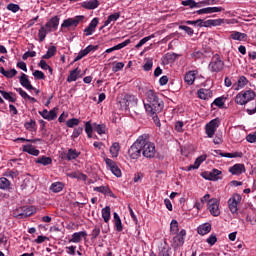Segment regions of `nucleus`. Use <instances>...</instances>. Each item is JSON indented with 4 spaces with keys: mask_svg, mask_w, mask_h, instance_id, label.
<instances>
[{
    "mask_svg": "<svg viewBox=\"0 0 256 256\" xmlns=\"http://www.w3.org/2000/svg\"><path fill=\"white\" fill-rule=\"evenodd\" d=\"M211 175H212V181H219V179H221V170H217V169H213L212 171H210Z\"/></svg>",
    "mask_w": 256,
    "mask_h": 256,
    "instance_id": "4d7b16f0",
    "label": "nucleus"
},
{
    "mask_svg": "<svg viewBox=\"0 0 256 256\" xmlns=\"http://www.w3.org/2000/svg\"><path fill=\"white\" fill-rule=\"evenodd\" d=\"M63 189H65V184L63 182H53L50 185V191H52V193H61Z\"/></svg>",
    "mask_w": 256,
    "mask_h": 256,
    "instance_id": "bb28decb",
    "label": "nucleus"
},
{
    "mask_svg": "<svg viewBox=\"0 0 256 256\" xmlns=\"http://www.w3.org/2000/svg\"><path fill=\"white\" fill-rule=\"evenodd\" d=\"M97 25H99V18H94L87 28L84 29V33L86 37H89L92 33H95V29H97Z\"/></svg>",
    "mask_w": 256,
    "mask_h": 256,
    "instance_id": "2eb2a0df",
    "label": "nucleus"
},
{
    "mask_svg": "<svg viewBox=\"0 0 256 256\" xmlns=\"http://www.w3.org/2000/svg\"><path fill=\"white\" fill-rule=\"evenodd\" d=\"M119 17H121V13L119 12H116L108 16L107 20L104 22V25L102 26V29L103 27H107L108 25H111V23H115V21H117Z\"/></svg>",
    "mask_w": 256,
    "mask_h": 256,
    "instance_id": "2f4dec72",
    "label": "nucleus"
},
{
    "mask_svg": "<svg viewBox=\"0 0 256 256\" xmlns=\"http://www.w3.org/2000/svg\"><path fill=\"white\" fill-rule=\"evenodd\" d=\"M94 130L98 135H105V131L107 130V126L104 124H94Z\"/></svg>",
    "mask_w": 256,
    "mask_h": 256,
    "instance_id": "37998d69",
    "label": "nucleus"
},
{
    "mask_svg": "<svg viewBox=\"0 0 256 256\" xmlns=\"http://www.w3.org/2000/svg\"><path fill=\"white\" fill-rule=\"evenodd\" d=\"M213 105L219 107V109H223V107L225 106V100L223 99V97H218L213 101Z\"/></svg>",
    "mask_w": 256,
    "mask_h": 256,
    "instance_id": "864d4df0",
    "label": "nucleus"
},
{
    "mask_svg": "<svg viewBox=\"0 0 256 256\" xmlns=\"http://www.w3.org/2000/svg\"><path fill=\"white\" fill-rule=\"evenodd\" d=\"M179 29H181L182 31H185V33H187V35H193V33H194L193 28H191L189 26L180 25Z\"/></svg>",
    "mask_w": 256,
    "mask_h": 256,
    "instance_id": "338daca9",
    "label": "nucleus"
},
{
    "mask_svg": "<svg viewBox=\"0 0 256 256\" xmlns=\"http://www.w3.org/2000/svg\"><path fill=\"white\" fill-rule=\"evenodd\" d=\"M140 147L143 157H146V159H153L155 157V144L149 141V135L143 134L140 136Z\"/></svg>",
    "mask_w": 256,
    "mask_h": 256,
    "instance_id": "f03ea898",
    "label": "nucleus"
},
{
    "mask_svg": "<svg viewBox=\"0 0 256 256\" xmlns=\"http://www.w3.org/2000/svg\"><path fill=\"white\" fill-rule=\"evenodd\" d=\"M0 189L2 191H9L11 189V181L7 179L6 177L0 178Z\"/></svg>",
    "mask_w": 256,
    "mask_h": 256,
    "instance_id": "473e14b6",
    "label": "nucleus"
},
{
    "mask_svg": "<svg viewBox=\"0 0 256 256\" xmlns=\"http://www.w3.org/2000/svg\"><path fill=\"white\" fill-rule=\"evenodd\" d=\"M57 53V47L56 46H50L46 52V54H44L42 56V59H51V57H55Z\"/></svg>",
    "mask_w": 256,
    "mask_h": 256,
    "instance_id": "e433bc0d",
    "label": "nucleus"
},
{
    "mask_svg": "<svg viewBox=\"0 0 256 256\" xmlns=\"http://www.w3.org/2000/svg\"><path fill=\"white\" fill-rule=\"evenodd\" d=\"M31 215H33V212H31V209L27 206L16 208L12 213V217L15 219H27V217H31Z\"/></svg>",
    "mask_w": 256,
    "mask_h": 256,
    "instance_id": "423d86ee",
    "label": "nucleus"
},
{
    "mask_svg": "<svg viewBox=\"0 0 256 256\" xmlns=\"http://www.w3.org/2000/svg\"><path fill=\"white\" fill-rule=\"evenodd\" d=\"M220 157H226L227 159H234L235 157H243V153L235 152V153H219Z\"/></svg>",
    "mask_w": 256,
    "mask_h": 256,
    "instance_id": "a19ab883",
    "label": "nucleus"
},
{
    "mask_svg": "<svg viewBox=\"0 0 256 256\" xmlns=\"http://www.w3.org/2000/svg\"><path fill=\"white\" fill-rule=\"evenodd\" d=\"M256 93L255 91L249 89V90H243L240 93H238L235 97V103L237 105H247L250 101H253L255 99Z\"/></svg>",
    "mask_w": 256,
    "mask_h": 256,
    "instance_id": "7ed1b4c3",
    "label": "nucleus"
},
{
    "mask_svg": "<svg viewBox=\"0 0 256 256\" xmlns=\"http://www.w3.org/2000/svg\"><path fill=\"white\" fill-rule=\"evenodd\" d=\"M241 203V195L233 194V196L228 200V207L231 213H237L239 210L237 206Z\"/></svg>",
    "mask_w": 256,
    "mask_h": 256,
    "instance_id": "9d476101",
    "label": "nucleus"
},
{
    "mask_svg": "<svg viewBox=\"0 0 256 256\" xmlns=\"http://www.w3.org/2000/svg\"><path fill=\"white\" fill-rule=\"evenodd\" d=\"M85 133L87 134L89 139L93 137V126L91 125V121L85 123Z\"/></svg>",
    "mask_w": 256,
    "mask_h": 256,
    "instance_id": "49530a36",
    "label": "nucleus"
},
{
    "mask_svg": "<svg viewBox=\"0 0 256 256\" xmlns=\"http://www.w3.org/2000/svg\"><path fill=\"white\" fill-rule=\"evenodd\" d=\"M6 9L8 11H11L12 13H17L21 9V7L19 6V4L10 3L7 5Z\"/></svg>",
    "mask_w": 256,
    "mask_h": 256,
    "instance_id": "3c124183",
    "label": "nucleus"
},
{
    "mask_svg": "<svg viewBox=\"0 0 256 256\" xmlns=\"http://www.w3.org/2000/svg\"><path fill=\"white\" fill-rule=\"evenodd\" d=\"M158 256H171V248H169V246L162 247Z\"/></svg>",
    "mask_w": 256,
    "mask_h": 256,
    "instance_id": "8fccbe9b",
    "label": "nucleus"
},
{
    "mask_svg": "<svg viewBox=\"0 0 256 256\" xmlns=\"http://www.w3.org/2000/svg\"><path fill=\"white\" fill-rule=\"evenodd\" d=\"M165 107V103L159 97V93L155 92L153 89H149L145 92V101H144V108L146 113L154 119L156 122L157 127H161V122H159V117L157 114L163 111Z\"/></svg>",
    "mask_w": 256,
    "mask_h": 256,
    "instance_id": "f257e3e1",
    "label": "nucleus"
},
{
    "mask_svg": "<svg viewBox=\"0 0 256 256\" xmlns=\"http://www.w3.org/2000/svg\"><path fill=\"white\" fill-rule=\"evenodd\" d=\"M170 233L172 235H177L179 234V223L177 220H172L170 223Z\"/></svg>",
    "mask_w": 256,
    "mask_h": 256,
    "instance_id": "ea45409f",
    "label": "nucleus"
},
{
    "mask_svg": "<svg viewBox=\"0 0 256 256\" xmlns=\"http://www.w3.org/2000/svg\"><path fill=\"white\" fill-rule=\"evenodd\" d=\"M119 151H121V146L119 142H114L110 147V153L112 157H119Z\"/></svg>",
    "mask_w": 256,
    "mask_h": 256,
    "instance_id": "72a5a7b5",
    "label": "nucleus"
},
{
    "mask_svg": "<svg viewBox=\"0 0 256 256\" xmlns=\"http://www.w3.org/2000/svg\"><path fill=\"white\" fill-rule=\"evenodd\" d=\"M198 235H207L208 233H211V224L210 223H204L197 228Z\"/></svg>",
    "mask_w": 256,
    "mask_h": 256,
    "instance_id": "a878e982",
    "label": "nucleus"
},
{
    "mask_svg": "<svg viewBox=\"0 0 256 256\" xmlns=\"http://www.w3.org/2000/svg\"><path fill=\"white\" fill-rule=\"evenodd\" d=\"M208 210L213 217H219L221 215V210L219 209V200L217 198L208 200Z\"/></svg>",
    "mask_w": 256,
    "mask_h": 256,
    "instance_id": "6e6552de",
    "label": "nucleus"
},
{
    "mask_svg": "<svg viewBox=\"0 0 256 256\" xmlns=\"http://www.w3.org/2000/svg\"><path fill=\"white\" fill-rule=\"evenodd\" d=\"M187 235V231L182 229L178 234L173 237V246L174 247H182L185 243V236Z\"/></svg>",
    "mask_w": 256,
    "mask_h": 256,
    "instance_id": "9b49d317",
    "label": "nucleus"
},
{
    "mask_svg": "<svg viewBox=\"0 0 256 256\" xmlns=\"http://www.w3.org/2000/svg\"><path fill=\"white\" fill-rule=\"evenodd\" d=\"M0 94L6 101H9V103H16L17 98L15 97V93L13 92H6L5 90H0Z\"/></svg>",
    "mask_w": 256,
    "mask_h": 256,
    "instance_id": "393cba45",
    "label": "nucleus"
},
{
    "mask_svg": "<svg viewBox=\"0 0 256 256\" xmlns=\"http://www.w3.org/2000/svg\"><path fill=\"white\" fill-rule=\"evenodd\" d=\"M197 75V71H189L184 76V81L187 85H193L195 83V76Z\"/></svg>",
    "mask_w": 256,
    "mask_h": 256,
    "instance_id": "cd10ccee",
    "label": "nucleus"
},
{
    "mask_svg": "<svg viewBox=\"0 0 256 256\" xmlns=\"http://www.w3.org/2000/svg\"><path fill=\"white\" fill-rule=\"evenodd\" d=\"M99 49V46H93V45H88L85 49L81 50L84 56L89 55L91 51H97Z\"/></svg>",
    "mask_w": 256,
    "mask_h": 256,
    "instance_id": "603ef678",
    "label": "nucleus"
},
{
    "mask_svg": "<svg viewBox=\"0 0 256 256\" xmlns=\"http://www.w3.org/2000/svg\"><path fill=\"white\" fill-rule=\"evenodd\" d=\"M24 153H28L29 155H33L34 157H39L40 151L37 150L33 145L27 144L23 146Z\"/></svg>",
    "mask_w": 256,
    "mask_h": 256,
    "instance_id": "5701e85b",
    "label": "nucleus"
},
{
    "mask_svg": "<svg viewBox=\"0 0 256 256\" xmlns=\"http://www.w3.org/2000/svg\"><path fill=\"white\" fill-rule=\"evenodd\" d=\"M79 75H81V70L79 68L70 71V74L67 77V83H73V81H77Z\"/></svg>",
    "mask_w": 256,
    "mask_h": 256,
    "instance_id": "7c9ffc66",
    "label": "nucleus"
},
{
    "mask_svg": "<svg viewBox=\"0 0 256 256\" xmlns=\"http://www.w3.org/2000/svg\"><path fill=\"white\" fill-rule=\"evenodd\" d=\"M220 123L221 122L219 121V119L216 118L211 120L208 124H206L205 132L207 137H209V139L213 138V136L215 135V132L219 128Z\"/></svg>",
    "mask_w": 256,
    "mask_h": 256,
    "instance_id": "0eeeda50",
    "label": "nucleus"
},
{
    "mask_svg": "<svg viewBox=\"0 0 256 256\" xmlns=\"http://www.w3.org/2000/svg\"><path fill=\"white\" fill-rule=\"evenodd\" d=\"M39 115H41L43 119H46V121H55V119H57V108L50 111L44 109L43 111H39Z\"/></svg>",
    "mask_w": 256,
    "mask_h": 256,
    "instance_id": "ddd939ff",
    "label": "nucleus"
},
{
    "mask_svg": "<svg viewBox=\"0 0 256 256\" xmlns=\"http://www.w3.org/2000/svg\"><path fill=\"white\" fill-rule=\"evenodd\" d=\"M225 67V62L222 61L221 56L219 54H215L211 62L209 63V69L212 73H220L222 69Z\"/></svg>",
    "mask_w": 256,
    "mask_h": 256,
    "instance_id": "20e7f679",
    "label": "nucleus"
},
{
    "mask_svg": "<svg viewBox=\"0 0 256 256\" xmlns=\"http://www.w3.org/2000/svg\"><path fill=\"white\" fill-rule=\"evenodd\" d=\"M144 71H151L153 69V59L148 58L146 59L145 64L143 65Z\"/></svg>",
    "mask_w": 256,
    "mask_h": 256,
    "instance_id": "13d9d810",
    "label": "nucleus"
},
{
    "mask_svg": "<svg viewBox=\"0 0 256 256\" xmlns=\"http://www.w3.org/2000/svg\"><path fill=\"white\" fill-rule=\"evenodd\" d=\"M4 177H10V179H17L19 177V171L13 169V170H7L4 173Z\"/></svg>",
    "mask_w": 256,
    "mask_h": 256,
    "instance_id": "c03bdc74",
    "label": "nucleus"
},
{
    "mask_svg": "<svg viewBox=\"0 0 256 256\" xmlns=\"http://www.w3.org/2000/svg\"><path fill=\"white\" fill-rule=\"evenodd\" d=\"M87 237L86 231L75 232L72 234V238L69 240V243H81L82 239Z\"/></svg>",
    "mask_w": 256,
    "mask_h": 256,
    "instance_id": "6ab92c4d",
    "label": "nucleus"
},
{
    "mask_svg": "<svg viewBox=\"0 0 256 256\" xmlns=\"http://www.w3.org/2000/svg\"><path fill=\"white\" fill-rule=\"evenodd\" d=\"M183 7H190V9H195V0H184L182 1Z\"/></svg>",
    "mask_w": 256,
    "mask_h": 256,
    "instance_id": "680f3d73",
    "label": "nucleus"
},
{
    "mask_svg": "<svg viewBox=\"0 0 256 256\" xmlns=\"http://www.w3.org/2000/svg\"><path fill=\"white\" fill-rule=\"evenodd\" d=\"M19 81H20V85H22V87H24L28 91H31V89H34L33 85H31V81H29V76H27V74L22 73L19 78Z\"/></svg>",
    "mask_w": 256,
    "mask_h": 256,
    "instance_id": "f3484780",
    "label": "nucleus"
},
{
    "mask_svg": "<svg viewBox=\"0 0 256 256\" xmlns=\"http://www.w3.org/2000/svg\"><path fill=\"white\" fill-rule=\"evenodd\" d=\"M246 141H248V143H256V131L252 134H248L246 136Z\"/></svg>",
    "mask_w": 256,
    "mask_h": 256,
    "instance_id": "774afa93",
    "label": "nucleus"
},
{
    "mask_svg": "<svg viewBox=\"0 0 256 256\" xmlns=\"http://www.w3.org/2000/svg\"><path fill=\"white\" fill-rule=\"evenodd\" d=\"M47 33H51L45 26H41L38 31L39 42L43 43L47 37Z\"/></svg>",
    "mask_w": 256,
    "mask_h": 256,
    "instance_id": "f704fd0d",
    "label": "nucleus"
},
{
    "mask_svg": "<svg viewBox=\"0 0 256 256\" xmlns=\"http://www.w3.org/2000/svg\"><path fill=\"white\" fill-rule=\"evenodd\" d=\"M15 75H17V70H15V69L7 70L4 73V77H6L7 79H13V77H15Z\"/></svg>",
    "mask_w": 256,
    "mask_h": 256,
    "instance_id": "052dcab7",
    "label": "nucleus"
},
{
    "mask_svg": "<svg viewBox=\"0 0 256 256\" xmlns=\"http://www.w3.org/2000/svg\"><path fill=\"white\" fill-rule=\"evenodd\" d=\"M141 153V140L139 136L138 139L129 148L128 155L130 159H139V157H141Z\"/></svg>",
    "mask_w": 256,
    "mask_h": 256,
    "instance_id": "39448f33",
    "label": "nucleus"
},
{
    "mask_svg": "<svg viewBox=\"0 0 256 256\" xmlns=\"http://www.w3.org/2000/svg\"><path fill=\"white\" fill-rule=\"evenodd\" d=\"M36 163L47 166L51 165L53 163V160L51 159V157L42 156L36 160Z\"/></svg>",
    "mask_w": 256,
    "mask_h": 256,
    "instance_id": "58836bf2",
    "label": "nucleus"
},
{
    "mask_svg": "<svg viewBox=\"0 0 256 256\" xmlns=\"http://www.w3.org/2000/svg\"><path fill=\"white\" fill-rule=\"evenodd\" d=\"M155 37L154 34L144 37L142 38L139 43L136 45V48L139 49L140 47H143V45H145V43H147V41H151V39H153Z\"/></svg>",
    "mask_w": 256,
    "mask_h": 256,
    "instance_id": "09e8293b",
    "label": "nucleus"
},
{
    "mask_svg": "<svg viewBox=\"0 0 256 256\" xmlns=\"http://www.w3.org/2000/svg\"><path fill=\"white\" fill-rule=\"evenodd\" d=\"M83 19H85V16H76L75 18L65 19L61 24V28L67 29L69 27H77V25H79Z\"/></svg>",
    "mask_w": 256,
    "mask_h": 256,
    "instance_id": "1a4fd4ad",
    "label": "nucleus"
},
{
    "mask_svg": "<svg viewBox=\"0 0 256 256\" xmlns=\"http://www.w3.org/2000/svg\"><path fill=\"white\" fill-rule=\"evenodd\" d=\"M47 30L52 33V31H57L59 27V16L52 17L44 26Z\"/></svg>",
    "mask_w": 256,
    "mask_h": 256,
    "instance_id": "4468645a",
    "label": "nucleus"
},
{
    "mask_svg": "<svg viewBox=\"0 0 256 256\" xmlns=\"http://www.w3.org/2000/svg\"><path fill=\"white\" fill-rule=\"evenodd\" d=\"M230 38L233 41H247V35L239 31H232L230 34Z\"/></svg>",
    "mask_w": 256,
    "mask_h": 256,
    "instance_id": "4be33fe9",
    "label": "nucleus"
},
{
    "mask_svg": "<svg viewBox=\"0 0 256 256\" xmlns=\"http://www.w3.org/2000/svg\"><path fill=\"white\" fill-rule=\"evenodd\" d=\"M123 67H125V63L123 62H114L112 71L113 73H118V71H122Z\"/></svg>",
    "mask_w": 256,
    "mask_h": 256,
    "instance_id": "de8ad7c7",
    "label": "nucleus"
},
{
    "mask_svg": "<svg viewBox=\"0 0 256 256\" xmlns=\"http://www.w3.org/2000/svg\"><path fill=\"white\" fill-rule=\"evenodd\" d=\"M24 127L27 131H37V122H35V120H30L24 124Z\"/></svg>",
    "mask_w": 256,
    "mask_h": 256,
    "instance_id": "79ce46f5",
    "label": "nucleus"
},
{
    "mask_svg": "<svg viewBox=\"0 0 256 256\" xmlns=\"http://www.w3.org/2000/svg\"><path fill=\"white\" fill-rule=\"evenodd\" d=\"M79 123H81V121L77 118H71V119L66 121V125L70 129H73V127H77V125H79Z\"/></svg>",
    "mask_w": 256,
    "mask_h": 256,
    "instance_id": "a18cd8bd",
    "label": "nucleus"
},
{
    "mask_svg": "<svg viewBox=\"0 0 256 256\" xmlns=\"http://www.w3.org/2000/svg\"><path fill=\"white\" fill-rule=\"evenodd\" d=\"M79 155H81V152H78L77 150L70 148L66 155V159L68 161H73V159H77V157H79Z\"/></svg>",
    "mask_w": 256,
    "mask_h": 256,
    "instance_id": "4c0bfd02",
    "label": "nucleus"
},
{
    "mask_svg": "<svg viewBox=\"0 0 256 256\" xmlns=\"http://www.w3.org/2000/svg\"><path fill=\"white\" fill-rule=\"evenodd\" d=\"M247 83H249V80H247V77L240 76L237 81V84H233L232 88L234 89V91H239V89H243V87H245Z\"/></svg>",
    "mask_w": 256,
    "mask_h": 256,
    "instance_id": "412c9836",
    "label": "nucleus"
},
{
    "mask_svg": "<svg viewBox=\"0 0 256 256\" xmlns=\"http://www.w3.org/2000/svg\"><path fill=\"white\" fill-rule=\"evenodd\" d=\"M81 133H83V127H78V128H75L73 130V133L71 135V138L72 139H77V137H79V135H81Z\"/></svg>",
    "mask_w": 256,
    "mask_h": 256,
    "instance_id": "0e129e2a",
    "label": "nucleus"
},
{
    "mask_svg": "<svg viewBox=\"0 0 256 256\" xmlns=\"http://www.w3.org/2000/svg\"><path fill=\"white\" fill-rule=\"evenodd\" d=\"M33 77H35V79L45 80V73L40 70H36L33 72Z\"/></svg>",
    "mask_w": 256,
    "mask_h": 256,
    "instance_id": "69168bd1",
    "label": "nucleus"
},
{
    "mask_svg": "<svg viewBox=\"0 0 256 256\" xmlns=\"http://www.w3.org/2000/svg\"><path fill=\"white\" fill-rule=\"evenodd\" d=\"M29 57H37V52L35 51H27L23 54L22 59L23 61H27Z\"/></svg>",
    "mask_w": 256,
    "mask_h": 256,
    "instance_id": "e2e57ef3",
    "label": "nucleus"
},
{
    "mask_svg": "<svg viewBox=\"0 0 256 256\" xmlns=\"http://www.w3.org/2000/svg\"><path fill=\"white\" fill-rule=\"evenodd\" d=\"M102 218L105 223H109L111 219V207L106 206L102 209Z\"/></svg>",
    "mask_w": 256,
    "mask_h": 256,
    "instance_id": "c9c22d12",
    "label": "nucleus"
},
{
    "mask_svg": "<svg viewBox=\"0 0 256 256\" xmlns=\"http://www.w3.org/2000/svg\"><path fill=\"white\" fill-rule=\"evenodd\" d=\"M114 216V227L118 233H121L123 231V223L121 222V217H119V214L117 212L113 213Z\"/></svg>",
    "mask_w": 256,
    "mask_h": 256,
    "instance_id": "c85d7f7f",
    "label": "nucleus"
},
{
    "mask_svg": "<svg viewBox=\"0 0 256 256\" xmlns=\"http://www.w3.org/2000/svg\"><path fill=\"white\" fill-rule=\"evenodd\" d=\"M229 173L237 176L242 175V173H245V164H234L229 168Z\"/></svg>",
    "mask_w": 256,
    "mask_h": 256,
    "instance_id": "a211bd4d",
    "label": "nucleus"
},
{
    "mask_svg": "<svg viewBox=\"0 0 256 256\" xmlns=\"http://www.w3.org/2000/svg\"><path fill=\"white\" fill-rule=\"evenodd\" d=\"M124 101L126 107H137V103L139 99H137V96L131 95V94H126L124 96Z\"/></svg>",
    "mask_w": 256,
    "mask_h": 256,
    "instance_id": "dca6fc26",
    "label": "nucleus"
},
{
    "mask_svg": "<svg viewBox=\"0 0 256 256\" xmlns=\"http://www.w3.org/2000/svg\"><path fill=\"white\" fill-rule=\"evenodd\" d=\"M105 163L108 169H110L111 173L115 175V177H121V169H119V166H117V163H115V161L109 158H106Z\"/></svg>",
    "mask_w": 256,
    "mask_h": 256,
    "instance_id": "f8f14e48",
    "label": "nucleus"
},
{
    "mask_svg": "<svg viewBox=\"0 0 256 256\" xmlns=\"http://www.w3.org/2000/svg\"><path fill=\"white\" fill-rule=\"evenodd\" d=\"M81 7L88 10L97 9V7H99V0L84 1L81 3Z\"/></svg>",
    "mask_w": 256,
    "mask_h": 256,
    "instance_id": "aec40b11",
    "label": "nucleus"
},
{
    "mask_svg": "<svg viewBox=\"0 0 256 256\" xmlns=\"http://www.w3.org/2000/svg\"><path fill=\"white\" fill-rule=\"evenodd\" d=\"M94 191L97 193H103V195H107L111 190L107 186L94 187Z\"/></svg>",
    "mask_w": 256,
    "mask_h": 256,
    "instance_id": "6e6d98bb",
    "label": "nucleus"
},
{
    "mask_svg": "<svg viewBox=\"0 0 256 256\" xmlns=\"http://www.w3.org/2000/svg\"><path fill=\"white\" fill-rule=\"evenodd\" d=\"M206 243H208V245H210V247H213V245H215V243H217V235L211 234V235L206 239Z\"/></svg>",
    "mask_w": 256,
    "mask_h": 256,
    "instance_id": "bf43d9fd",
    "label": "nucleus"
},
{
    "mask_svg": "<svg viewBox=\"0 0 256 256\" xmlns=\"http://www.w3.org/2000/svg\"><path fill=\"white\" fill-rule=\"evenodd\" d=\"M39 67H41V69H43L44 71L48 70L50 73H53V68H51V66H49V64H47L45 60H41L39 62Z\"/></svg>",
    "mask_w": 256,
    "mask_h": 256,
    "instance_id": "5fc2aeb1",
    "label": "nucleus"
},
{
    "mask_svg": "<svg viewBox=\"0 0 256 256\" xmlns=\"http://www.w3.org/2000/svg\"><path fill=\"white\" fill-rule=\"evenodd\" d=\"M129 43H131V40L127 39L124 42H122L116 46L106 49L104 53H113V51H119L120 49L127 47V45H129Z\"/></svg>",
    "mask_w": 256,
    "mask_h": 256,
    "instance_id": "b1692460",
    "label": "nucleus"
},
{
    "mask_svg": "<svg viewBox=\"0 0 256 256\" xmlns=\"http://www.w3.org/2000/svg\"><path fill=\"white\" fill-rule=\"evenodd\" d=\"M199 99H203L204 101L207 100V99H211V90L209 89H205V88H201L198 90V93H197Z\"/></svg>",
    "mask_w": 256,
    "mask_h": 256,
    "instance_id": "c756f323",
    "label": "nucleus"
}]
</instances>
